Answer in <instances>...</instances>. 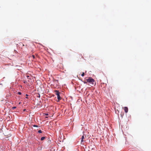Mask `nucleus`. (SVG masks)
Instances as JSON below:
<instances>
[{"label": "nucleus", "instance_id": "obj_1", "mask_svg": "<svg viewBox=\"0 0 151 151\" xmlns=\"http://www.w3.org/2000/svg\"><path fill=\"white\" fill-rule=\"evenodd\" d=\"M87 82L93 84V82H94V80L91 77H89L88 79H86Z\"/></svg>", "mask_w": 151, "mask_h": 151}, {"label": "nucleus", "instance_id": "obj_2", "mask_svg": "<svg viewBox=\"0 0 151 151\" xmlns=\"http://www.w3.org/2000/svg\"><path fill=\"white\" fill-rule=\"evenodd\" d=\"M55 94L57 96V98L59 101L61 99V97L60 95V93L57 90H55L54 91Z\"/></svg>", "mask_w": 151, "mask_h": 151}, {"label": "nucleus", "instance_id": "obj_3", "mask_svg": "<svg viewBox=\"0 0 151 151\" xmlns=\"http://www.w3.org/2000/svg\"><path fill=\"white\" fill-rule=\"evenodd\" d=\"M124 109L126 113H127L128 111V108L127 107H124Z\"/></svg>", "mask_w": 151, "mask_h": 151}, {"label": "nucleus", "instance_id": "obj_4", "mask_svg": "<svg viewBox=\"0 0 151 151\" xmlns=\"http://www.w3.org/2000/svg\"><path fill=\"white\" fill-rule=\"evenodd\" d=\"M84 136L83 135L82 136L81 138V142L85 141L84 140H83V139H84Z\"/></svg>", "mask_w": 151, "mask_h": 151}, {"label": "nucleus", "instance_id": "obj_5", "mask_svg": "<svg viewBox=\"0 0 151 151\" xmlns=\"http://www.w3.org/2000/svg\"><path fill=\"white\" fill-rule=\"evenodd\" d=\"M45 137H42L41 138V140H44L45 139Z\"/></svg>", "mask_w": 151, "mask_h": 151}, {"label": "nucleus", "instance_id": "obj_6", "mask_svg": "<svg viewBox=\"0 0 151 151\" xmlns=\"http://www.w3.org/2000/svg\"><path fill=\"white\" fill-rule=\"evenodd\" d=\"M26 77L28 79H31V76H27Z\"/></svg>", "mask_w": 151, "mask_h": 151}, {"label": "nucleus", "instance_id": "obj_7", "mask_svg": "<svg viewBox=\"0 0 151 151\" xmlns=\"http://www.w3.org/2000/svg\"><path fill=\"white\" fill-rule=\"evenodd\" d=\"M78 57H79L80 58H83V57L82 56H81L80 55H79L78 56Z\"/></svg>", "mask_w": 151, "mask_h": 151}, {"label": "nucleus", "instance_id": "obj_8", "mask_svg": "<svg viewBox=\"0 0 151 151\" xmlns=\"http://www.w3.org/2000/svg\"><path fill=\"white\" fill-rule=\"evenodd\" d=\"M33 127H38V126H37V125H33Z\"/></svg>", "mask_w": 151, "mask_h": 151}, {"label": "nucleus", "instance_id": "obj_9", "mask_svg": "<svg viewBox=\"0 0 151 151\" xmlns=\"http://www.w3.org/2000/svg\"><path fill=\"white\" fill-rule=\"evenodd\" d=\"M38 132L39 133H42V131L41 130H39L38 131Z\"/></svg>", "mask_w": 151, "mask_h": 151}, {"label": "nucleus", "instance_id": "obj_10", "mask_svg": "<svg viewBox=\"0 0 151 151\" xmlns=\"http://www.w3.org/2000/svg\"><path fill=\"white\" fill-rule=\"evenodd\" d=\"M84 75V73H83L82 74H81V76H83Z\"/></svg>", "mask_w": 151, "mask_h": 151}, {"label": "nucleus", "instance_id": "obj_11", "mask_svg": "<svg viewBox=\"0 0 151 151\" xmlns=\"http://www.w3.org/2000/svg\"><path fill=\"white\" fill-rule=\"evenodd\" d=\"M32 57L34 59L35 58V56L34 55H32Z\"/></svg>", "mask_w": 151, "mask_h": 151}, {"label": "nucleus", "instance_id": "obj_12", "mask_svg": "<svg viewBox=\"0 0 151 151\" xmlns=\"http://www.w3.org/2000/svg\"><path fill=\"white\" fill-rule=\"evenodd\" d=\"M18 94H19V95H21V93L20 92H19L18 93Z\"/></svg>", "mask_w": 151, "mask_h": 151}, {"label": "nucleus", "instance_id": "obj_13", "mask_svg": "<svg viewBox=\"0 0 151 151\" xmlns=\"http://www.w3.org/2000/svg\"><path fill=\"white\" fill-rule=\"evenodd\" d=\"M87 81H83V82L84 83H87Z\"/></svg>", "mask_w": 151, "mask_h": 151}, {"label": "nucleus", "instance_id": "obj_14", "mask_svg": "<svg viewBox=\"0 0 151 151\" xmlns=\"http://www.w3.org/2000/svg\"><path fill=\"white\" fill-rule=\"evenodd\" d=\"M16 108V107H15V106H14V107H13L12 108V109H15Z\"/></svg>", "mask_w": 151, "mask_h": 151}, {"label": "nucleus", "instance_id": "obj_15", "mask_svg": "<svg viewBox=\"0 0 151 151\" xmlns=\"http://www.w3.org/2000/svg\"><path fill=\"white\" fill-rule=\"evenodd\" d=\"M38 97L39 98L40 97V95H39V96H38Z\"/></svg>", "mask_w": 151, "mask_h": 151}, {"label": "nucleus", "instance_id": "obj_16", "mask_svg": "<svg viewBox=\"0 0 151 151\" xmlns=\"http://www.w3.org/2000/svg\"><path fill=\"white\" fill-rule=\"evenodd\" d=\"M26 96H27H27H28V95H27V94H26Z\"/></svg>", "mask_w": 151, "mask_h": 151}, {"label": "nucleus", "instance_id": "obj_17", "mask_svg": "<svg viewBox=\"0 0 151 151\" xmlns=\"http://www.w3.org/2000/svg\"><path fill=\"white\" fill-rule=\"evenodd\" d=\"M26 96H27H27H28V95H27V94H26Z\"/></svg>", "mask_w": 151, "mask_h": 151}, {"label": "nucleus", "instance_id": "obj_18", "mask_svg": "<svg viewBox=\"0 0 151 151\" xmlns=\"http://www.w3.org/2000/svg\"><path fill=\"white\" fill-rule=\"evenodd\" d=\"M26 98H27V99H28V97H26Z\"/></svg>", "mask_w": 151, "mask_h": 151}, {"label": "nucleus", "instance_id": "obj_19", "mask_svg": "<svg viewBox=\"0 0 151 151\" xmlns=\"http://www.w3.org/2000/svg\"><path fill=\"white\" fill-rule=\"evenodd\" d=\"M25 109H24V111H25Z\"/></svg>", "mask_w": 151, "mask_h": 151}]
</instances>
